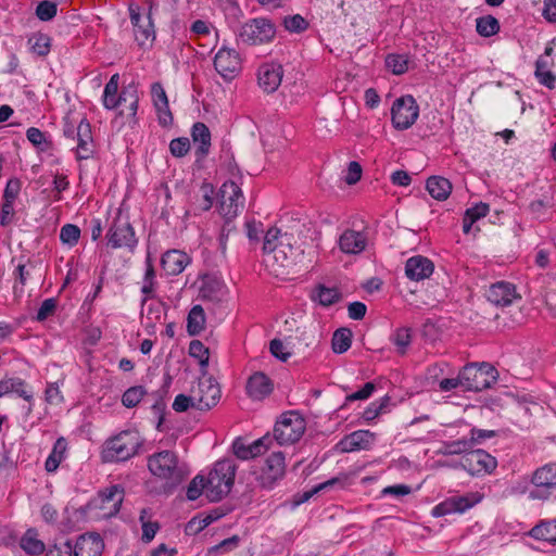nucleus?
<instances>
[{
	"label": "nucleus",
	"mask_w": 556,
	"mask_h": 556,
	"mask_svg": "<svg viewBox=\"0 0 556 556\" xmlns=\"http://www.w3.org/2000/svg\"><path fill=\"white\" fill-rule=\"evenodd\" d=\"M148 468L153 476L165 481V488L169 491L176 489L189 475L186 466L179 464L177 455L172 451L149 456Z\"/></svg>",
	"instance_id": "f257e3e1"
},
{
	"label": "nucleus",
	"mask_w": 556,
	"mask_h": 556,
	"mask_svg": "<svg viewBox=\"0 0 556 556\" xmlns=\"http://www.w3.org/2000/svg\"><path fill=\"white\" fill-rule=\"evenodd\" d=\"M237 466L231 459H222L214 464L206 480V497L210 502H219L229 494L236 477Z\"/></svg>",
	"instance_id": "f03ea898"
},
{
	"label": "nucleus",
	"mask_w": 556,
	"mask_h": 556,
	"mask_svg": "<svg viewBox=\"0 0 556 556\" xmlns=\"http://www.w3.org/2000/svg\"><path fill=\"white\" fill-rule=\"evenodd\" d=\"M141 445L139 434L135 431H122L105 442L103 460L125 462L135 456Z\"/></svg>",
	"instance_id": "7ed1b4c3"
},
{
	"label": "nucleus",
	"mask_w": 556,
	"mask_h": 556,
	"mask_svg": "<svg viewBox=\"0 0 556 556\" xmlns=\"http://www.w3.org/2000/svg\"><path fill=\"white\" fill-rule=\"evenodd\" d=\"M237 36L239 41L248 46L265 45L274 40L276 26L266 17H255L243 23Z\"/></svg>",
	"instance_id": "20e7f679"
},
{
	"label": "nucleus",
	"mask_w": 556,
	"mask_h": 556,
	"mask_svg": "<svg viewBox=\"0 0 556 556\" xmlns=\"http://www.w3.org/2000/svg\"><path fill=\"white\" fill-rule=\"evenodd\" d=\"M497 370L488 363L468 364L460 370L464 391L479 392L497 381Z\"/></svg>",
	"instance_id": "39448f33"
},
{
	"label": "nucleus",
	"mask_w": 556,
	"mask_h": 556,
	"mask_svg": "<svg viewBox=\"0 0 556 556\" xmlns=\"http://www.w3.org/2000/svg\"><path fill=\"white\" fill-rule=\"evenodd\" d=\"M304 257V242H298L293 233L285 232L274 249L273 261L279 268L287 269L301 263Z\"/></svg>",
	"instance_id": "423d86ee"
},
{
	"label": "nucleus",
	"mask_w": 556,
	"mask_h": 556,
	"mask_svg": "<svg viewBox=\"0 0 556 556\" xmlns=\"http://www.w3.org/2000/svg\"><path fill=\"white\" fill-rule=\"evenodd\" d=\"M305 430L304 419L294 412L281 416L274 428V439L280 445L292 444L301 439Z\"/></svg>",
	"instance_id": "0eeeda50"
},
{
	"label": "nucleus",
	"mask_w": 556,
	"mask_h": 556,
	"mask_svg": "<svg viewBox=\"0 0 556 556\" xmlns=\"http://www.w3.org/2000/svg\"><path fill=\"white\" fill-rule=\"evenodd\" d=\"M243 202L242 191L236 182L229 180L222 185L218 192V210L226 219V225L238 215Z\"/></svg>",
	"instance_id": "6e6552de"
},
{
	"label": "nucleus",
	"mask_w": 556,
	"mask_h": 556,
	"mask_svg": "<svg viewBox=\"0 0 556 556\" xmlns=\"http://www.w3.org/2000/svg\"><path fill=\"white\" fill-rule=\"evenodd\" d=\"M419 116V106L413 96H403L391 108L392 125L397 130L412 127Z\"/></svg>",
	"instance_id": "1a4fd4ad"
},
{
	"label": "nucleus",
	"mask_w": 556,
	"mask_h": 556,
	"mask_svg": "<svg viewBox=\"0 0 556 556\" xmlns=\"http://www.w3.org/2000/svg\"><path fill=\"white\" fill-rule=\"evenodd\" d=\"M108 244L113 249L127 248L134 251L138 240L135 230L126 218L117 216L112 223L108 233Z\"/></svg>",
	"instance_id": "9d476101"
},
{
	"label": "nucleus",
	"mask_w": 556,
	"mask_h": 556,
	"mask_svg": "<svg viewBox=\"0 0 556 556\" xmlns=\"http://www.w3.org/2000/svg\"><path fill=\"white\" fill-rule=\"evenodd\" d=\"M481 500L482 496L477 492L464 495H453L435 505L432 508V516L443 517L451 514H464L477 505Z\"/></svg>",
	"instance_id": "9b49d317"
},
{
	"label": "nucleus",
	"mask_w": 556,
	"mask_h": 556,
	"mask_svg": "<svg viewBox=\"0 0 556 556\" xmlns=\"http://www.w3.org/2000/svg\"><path fill=\"white\" fill-rule=\"evenodd\" d=\"M460 464L466 471L477 477L490 475L497 467L496 458L484 450L469 451L463 456Z\"/></svg>",
	"instance_id": "f8f14e48"
},
{
	"label": "nucleus",
	"mask_w": 556,
	"mask_h": 556,
	"mask_svg": "<svg viewBox=\"0 0 556 556\" xmlns=\"http://www.w3.org/2000/svg\"><path fill=\"white\" fill-rule=\"evenodd\" d=\"M191 393L195 408L199 410L211 409L220 399L219 386L212 378L199 379L197 384L191 388Z\"/></svg>",
	"instance_id": "ddd939ff"
},
{
	"label": "nucleus",
	"mask_w": 556,
	"mask_h": 556,
	"mask_svg": "<svg viewBox=\"0 0 556 556\" xmlns=\"http://www.w3.org/2000/svg\"><path fill=\"white\" fill-rule=\"evenodd\" d=\"M123 500L124 489L115 484L99 492L98 496L90 502V505L102 510L101 516L108 518L115 516L119 511Z\"/></svg>",
	"instance_id": "4468645a"
},
{
	"label": "nucleus",
	"mask_w": 556,
	"mask_h": 556,
	"mask_svg": "<svg viewBox=\"0 0 556 556\" xmlns=\"http://www.w3.org/2000/svg\"><path fill=\"white\" fill-rule=\"evenodd\" d=\"M216 72L225 79H233L241 71V58L238 51L222 47L214 58Z\"/></svg>",
	"instance_id": "2eb2a0df"
},
{
	"label": "nucleus",
	"mask_w": 556,
	"mask_h": 556,
	"mask_svg": "<svg viewBox=\"0 0 556 556\" xmlns=\"http://www.w3.org/2000/svg\"><path fill=\"white\" fill-rule=\"evenodd\" d=\"M130 21L134 26V35L139 46H144L147 41L155 39L154 25L151 17V9L140 13L130 8Z\"/></svg>",
	"instance_id": "dca6fc26"
},
{
	"label": "nucleus",
	"mask_w": 556,
	"mask_h": 556,
	"mask_svg": "<svg viewBox=\"0 0 556 556\" xmlns=\"http://www.w3.org/2000/svg\"><path fill=\"white\" fill-rule=\"evenodd\" d=\"M271 438L268 434L252 443H247L244 439L237 438L232 443V451L239 459L248 460L264 454L268 450Z\"/></svg>",
	"instance_id": "f3484780"
},
{
	"label": "nucleus",
	"mask_w": 556,
	"mask_h": 556,
	"mask_svg": "<svg viewBox=\"0 0 556 556\" xmlns=\"http://www.w3.org/2000/svg\"><path fill=\"white\" fill-rule=\"evenodd\" d=\"M75 139L77 140L75 149L77 160L90 159L96 151V144L92 138L90 123L86 118H83L77 125Z\"/></svg>",
	"instance_id": "a211bd4d"
},
{
	"label": "nucleus",
	"mask_w": 556,
	"mask_h": 556,
	"mask_svg": "<svg viewBox=\"0 0 556 556\" xmlns=\"http://www.w3.org/2000/svg\"><path fill=\"white\" fill-rule=\"evenodd\" d=\"M485 295L489 302L502 307L508 306L515 300L520 299L515 285L507 281H497L491 285Z\"/></svg>",
	"instance_id": "6ab92c4d"
},
{
	"label": "nucleus",
	"mask_w": 556,
	"mask_h": 556,
	"mask_svg": "<svg viewBox=\"0 0 556 556\" xmlns=\"http://www.w3.org/2000/svg\"><path fill=\"white\" fill-rule=\"evenodd\" d=\"M283 76L282 66L279 63H265L257 72L258 86L267 93L278 89Z\"/></svg>",
	"instance_id": "aec40b11"
},
{
	"label": "nucleus",
	"mask_w": 556,
	"mask_h": 556,
	"mask_svg": "<svg viewBox=\"0 0 556 556\" xmlns=\"http://www.w3.org/2000/svg\"><path fill=\"white\" fill-rule=\"evenodd\" d=\"M434 270L431 260L422 255H414L405 263V275L413 281H420L429 278Z\"/></svg>",
	"instance_id": "412c9836"
},
{
	"label": "nucleus",
	"mask_w": 556,
	"mask_h": 556,
	"mask_svg": "<svg viewBox=\"0 0 556 556\" xmlns=\"http://www.w3.org/2000/svg\"><path fill=\"white\" fill-rule=\"evenodd\" d=\"M104 543L98 533L81 534L74 545V556H100Z\"/></svg>",
	"instance_id": "4be33fe9"
},
{
	"label": "nucleus",
	"mask_w": 556,
	"mask_h": 556,
	"mask_svg": "<svg viewBox=\"0 0 556 556\" xmlns=\"http://www.w3.org/2000/svg\"><path fill=\"white\" fill-rule=\"evenodd\" d=\"M190 263L187 253L179 250H169L162 255L161 266L163 270L170 276H177L184 271Z\"/></svg>",
	"instance_id": "5701e85b"
},
{
	"label": "nucleus",
	"mask_w": 556,
	"mask_h": 556,
	"mask_svg": "<svg viewBox=\"0 0 556 556\" xmlns=\"http://www.w3.org/2000/svg\"><path fill=\"white\" fill-rule=\"evenodd\" d=\"M375 434L368 430H357L345 435L339 443L342 452L350 453L367 450L374 442Z\"/></svg>",
	"instance_id": "b1692460"
},
{
	"label": "nucleus",
	"mask_w": 556,
	"mask_h": 556,
	"mask_svg": "<svg viewBox=\"0 0 556 556\" xmlns=\"http://www.w3.org/2000/svg\"><path fill=\"white\" fill-rule=\"evenodd\" d=\"M116 101H118V106H123L119 115L135 118L139 101L137 86L135 84L124 86Z\"/></svg>",
	"instance_id": "393cba45"
},
{
	"label": "nucleus",
	"mask_w": 556,
	"mask_h": 556,
	"mask_svg": "<svg viewBox=\"0 0 556 556\" xmlns=\"http://www.w3.org/2000/svg\"><path fill=\"white\" fill-rule=\"evenodd\" d=\"M151 94L160 124L163 126L169 125L173 122V115L169 111L168 99L163 86L160 83L152 84Z\"/></svg>",
	"instance_id": "a878e982"
},
{
	"label": "nucleus",
	"mask_w": 556,
	"mask_h": 556,
	"mask_svg": "<svg viewBox=\"0 0 556 556\" xmlns=\"http://www.w3.org/2000/svg\"><path fill=\"white\" fill-rule=\"evenodd\" d=\"M191 137L195 146L194 154L197 159L203 160L210 153L211 148V131L208 127L201 122L193 124Z\"/></svg>",
	"instance_id": "bb28decb"
},
{
	"label": "nucleus",
	"mask_w": 556,
	"mask_h": 556,
	"mask_svg": "<svg viewBox=\"0 0 556 556\" xmlns=\"http://www.w3.org/2000/svg\"><path fill=\"white\" fill-rule=\"evenodd\" d=\"M285 469V455L281 452H274L265 460L262 469L263 480L271 484L283 477Z\"/></svg>",
	"instance_id": "cd10ccee"
},
{
	"label": "nucleus",
	"mask_w": 556,
	"mask_h": 556,
	"mask_svg": "<svg viewBox=\"0 0 556 556\" xmlns=\"http://www.w3.org/2000/svg\"><path fill=\"white\" fill-rule=\"evenodd\" d=\"M271 391V380L263 372L253 374L247 382V392L254 400H263Z\"/></svg>",
	"instance_id": "c85d7f7f"
},
{
	"label": "nucleus",
	"mask_w": 556,
	"mask_h": 556,
	"mask_svg": "<svg viewBox=\"0 0 556 556\" xmlns=\"http://www.w3.org/2000/svg\"><path fill=\"white\" fill-rule=\"evenodd\" d=\"M339 247L343 253L357 254L366 247L365 236L355 230H345L339 239Z\"/></svg>",
	"instance_id": "c756f323"
},
{
	"label": "nucleus",
	"mask_w": 556,
	"mask_h": 556,
	"mask_svg": "<svg viewBox=\"0 0 556 556\" xmlns=\"http://www.w3.org/2000/svg\"><path fill=\"white\" fill-rule=\"evenodd\" d=\"M555 206L554 190L551 186L547 187L540 199L530 202L528 210L534 218L545 219L548 211Z\"/></svg>",
	"instance_id": "7c9ffc66"
},
{
	"label": "nucleus",
	"mask_w": 556,
	"mask_h": 556,
	"mask_svg": "<svg viewBox=\"0 0 556 556\" xmlns=\"http://www.w3.org/2000/svg\"><path fill=\"white\" fill-rule=\"evenodd\" d=\"M426 189L433 199L444 201L452 192V184L444 177L431 176L427 179Z\"/></svg>",
	"instance_id": "2f4dec72"
},
{
	"label": "nucleus",
	"mask_w": 556,
	"mask_h": 556,
	"mask_svg": "<svg viewBox=\"0 0 556 556\" xmlns=\"http://www.w3.org/2000/svg\"><path fill=\"white\" fill-rule=\"evenodd\" d=\"M531 481L535 486L556 488V464L536 469Z\"/></svg>",
	"instance_id": "473e14b6"
},
{
	"label": "nucleus",
	"mask_w": 556,
	"mask_h": 556,
	"mask_svg": "<svg viewBox=\"0 0 556 556\" xmlns=\"http://www.w3.org/2000/svg\"><path fill=\"white\" fill-rule=\"evenodd\" d=\"M20 545L22 549L29 555H40L45 552V543L38 539L35 529H28L21 539Z\"/></svg>",
	"instance_id": "72a5a7b5"
},
{
	"label": "nucleus",
	"mask_w": 556,
	"mask_h": 556,
	"mask_svg": "<svg viewBox=\"0 0 556 556\" xmlns=\"http://www.w3.org/2000/svg\"><path fill=\"white\" fill-rule=\"evenodd\" d=\"M66 450V440L63 437L59 438L55 441L53 448L45 463V468L48 472H54L58 469L61 462L64 459Z\"/></svg>",
	"instance_id": "f704fd0d"
},
{
	"label": "nucleus",
	"mask_w": 556,
	"mask_h": 556,
	"mask_svg": "<svg viewBox=\"0 0 556 556\" xmlns=\"http://www.w3.org/2000/svg\"><path fill=\"white\" fill-rule=\"evenodd\" d=\"M529 535L535 540L556 543V520L541 521L529 531Z\"/></svg>",
	"instance_id": "c9c22d12"
},
{
	"label": "nucleus",
	"mask_w": 556,
	"mask_h": 556,
	"mask_svg": "<svg viewBox=\"0 0 556 556\" xmlns=\"http://www.w3.org/2000/svg\"><path fill=\"white\" fill-rule=\"evenodd\" d=\"M205 327V314L201 305H194L187 318V330L190 336L200 334Z\"/></svg>",
	"instance_id": "e433bc0d"
},
{
	"label": "nucleus",
	"mask_w": 556,
	"mask_h": 556,
	"mask_svg": "<svg viewBox=\"0 0 556 556\" xmlns=\"http://www.w3.org/2000/svg\"><path fill=\"white\" fill-rule=\"evenodd\" d=\"M225 286L216 278L208 277L204 279L200 289V294L203 299L210 301H219L224 295Z\"/></svg>",
	"instance_id": "4c0bfd02"
},
{
	"label": "nucleus",
	"mask_w": 556,
	"mask_h": 556,
	"mask_svg": "<svg viewBox=\"0 0 556 556\" xmlns=\"http://www.w3.org/2000/svg\"><path fill=\"white\" fill-rule=\"evenodd\" d=\"M118 80L119 76L118 74H114L111 76L110 80L106 83L103 91V98L102 103L103 106L108 110H114L118 108V101L117 97L119 93L118 91Z\"/></svg>",
	"instance_id": "58836bf2"
},
{
	"label": "nucleus",
	"mask_w": 556,
	"mask_h": 556,
	"mask_svg": "<svg viewBox=\"0 0 556 556\" xmlns=\"http://www.w3.org/2000/svg\"><path fill=\"white\" fill-rule=\"evenodd\" d=\"M312 299L323 306H330L340 300V292L336 288H327L319 285Z\"/></svg>",
	"instance_id": "ea45409f"
},
{
	"label": "nucleus",
	"mask_w": 556,
	"mask_h": 556,
	"mask_svg": "<svg viewBox=\"0 0 556 556\" xmlns=\"http://www.w3.org/2000/svg\"><path fill=\"white\" fill-rule=\"evenodd\" d=\"M476 30L482 37H491L500 31V23L492 15H485L476 20Z\"/></svg>",
	"instance_id": "a19ab883"
},
{
	"label": "nucleus",
	"mask_w": 556,
	"mask_h": 556,
	"mask_svg": "<svg viewBox=\"0 0 556 556\" xmlns=\"http://www.w3.org/2000/svg\"><path fill=\"white\" fill-rule=\"evenodd\" d=\"M332 350L337 354L346 352L352 343V331L348 328H340L332 336Z\"/></svg>",
	"instance_id": "79ce46f5"
},
{
	"label": "nucleus",
	"mask_w": 556,
	"mask_h": 556,
	"mask_svg": "<svg viewBox=\"0 0 556 556\" xmlns=\"http://www.w3.org/2000/svg\"><path fill=\"white\" fill-rule=\"evenodd\" d=\"M391 341L400 354H405L406 349L412 342L410 329L405 327L396 329L391 337Z\"/></svg>",
	"instance_id": "37998d69"
},
{
	"label": "nucleus",
	"mask_w": 556,
	"mask_h": 556,
	"mask_svg": "<svg viewBox=\"0 0 556 556\" xmlns=\"http://www.w3.org/2000/svg\"><path fill=\"white\" fill-rule=\"evenodd\" d=\"M80 238V229L74 224H65L60 230V240L63 244L74 247Z\"/></svg>",
	"instance_id": "c03bdc74"
},
{
	"label": "nucleus",
	"mask_w": 556,
	"mask_h": 556,
	"mask_svg": "<svg viewBox=\"0 0 556 556\" xmlns=\"http://www.w3.org/2000/svg\"><path fill=\"white\" fill-rule=\"evenodd\" d=\"M386 65L395 75H402L408 70V60L402 54H389L386 59Z\"/></svg>",
	"instance_id": "a18cd8bd"
},
{
	"label": "nucleus",
	"mask_w": 556,
	"mask_h": 556,
	"mask_svg": "<svg viewBox=\"0 0 556 556\" xmlns=\"http://www.w3.org/2000/svg\"><path fill=\"white\" fill-rule=\"evenodd\" d=\"M200 198L198 199L197 208L206 212L213 206L214 188L211 184H202L200 187Z\"/></svg>",
	"instance_id": "49530a36"
},
{
	"label": "nucleus",
	"mask_w": 556,
	"mask_h": 556,
	"mask_svg": "<svg viewBox=\"0 0 556 556\" xmlns=\"http://www.w3.org/2000/svg\"><path fill=\"white\" fill-rule=\"evenodd\" d=\"M144 394L146 391L141 386L131 387L124 392L122 403L128 408L135 407L139 404Z\"/></svg>",
	"instance_id": "de8ad7c7"
},
{
	"label": "nucleus",
	"mask_w": 556,
	"mask_h": 556,
	"mask_svg": "<svg viewBox=\"0 0 556 556\" xmlns=\"http://www.w3.org/2000/svg\"><path fill=\"white\" fill-rule=\"evenodd\" d=\"M390 403L389 396H383L379 402H372L368 405V407L363 413V418L366 421H371L377 418L384 409L388 407Z\"/></svg>",
	"instance_id": "09e8293b"
},
{
	"label": "nucleus",
	"mask_w": 556,
	"mask_h": 556,
	"mask_svg": "<svg viewBox=\"0 0 556 556\" xmlns=\"http://www.w3.org/2000/svg\"><path fill=\"white\" fill-rule=\"evenodd\" d=\"M206 480L203 476H195L187 488V498L189 501H195L200 497V495L205 492L206 493Z\"/></svg>",
	"instance_id": "8fccbe9b"
},
{
	"label": "nucleus",
	"mask_w": 556,
	"mask_h": 556,
	"mask_svg": "<svg viewBox=\"0 0 556 556\" xmlns=\"http://www.w3.org/2000/svg\"><path fill=\"white\" fill-rule=\"evenodd\" d=\"M283 26L290 33H302L307 29L308 22L300 14L286 16Z\"/></svg>",
	"instance_id": "3c124183"
},
{
	"label": "nucleus",
	"mask_w": 556,
	"mask_h": 556,
	"mask_svg": "<svg viewBox=\"0 0 556 556\" xmlns=\"http://www.w3.org/2000/svg\"><path fill=\"white\" fill-rule=\"evenodd\" d=\"M190 356L199 359L200 365L206 366L208 363V349L199 340H193L189 344Z\"/></svg>",
	"instance_id": "603ef678"
},
{
	"label": "nucleus",
	"mask_w": 556,
	"mask_h": 556,
	"mask_svg": "<svg viewBox=\"0 0 556 556\" xmlns=\"http://www.w3.org/2000/svg\"><path fill=\"white\" fill-rule=\"evenodd\" d=\"M280 230L277 228H270L265 233L263 250L270 258L274 256V249H276L280 240Z\"/></svg>",
	"instance_id": "864d4df0"
},
{
	"label": "nucleus",
	"mask_w": 556,
	"mask_h": 556,
	"mask_svg": "<svg viewBox=\"0 0 556 556\" xmlns=\"http://www.w3.org/2000/svg\"><path fill=\"white\" fill-rule=\"evenodd\" d=\"M58 12V7L52 1H41L36 8V15L40 21H50L52 20Z\"/></svg>",
	"instance_id": "5fc2aeb1"
},
{
	"label": "nucleus",
	"mask_w": 556,
	"mask_h": 556,
	"mask_svg": "<svg viewBox=\"0 0 556 556\" xmlns=\"http://www.w3.org/2000/svg\"><path fill=\"white\" fill-rule=\"evenodd\" d=\"M31 43V50L39 56H45L50 51V38L47 35L39 34L29 40Z\"/></svg>",
	"instance_id": "6e6d98bb"
},
{
	"label": "nucleus",
	"mask_w": 556,
	"mask_h": 556,
	"mask_svg": "<svg viewBox=\"0 0 556 556\" xmlns=\"http://www.w3.org/2000/svg\"><path fill=\"white\" fill-rule=\"evenodd\" d=\"M190 150V141L186 137L175 138L169 143V151L175 157L185 156Z\"/></svg>",
	"instance_id": "4d7b16f0"
},
{
	"label": "nucleus",
	"mask_w": 556,
	"mask_h": 556,
	"mask_svg": "<svg viewBox=\"0 0 556 556\" xmlns=\"http://www.w3.org/2000/svg\"><path fill=\"white\" fill-rule=\"evenodd\" d=\"M26 137L30 143L42 151L47 150L49 147V142L46 140L45 134L36 127L28 128Z\"/></svg>",
	"instance_id": "13d9d810"
},
{
	"label": "nucleus",
	"mask_w": 556,
	"mask_h": 556,
	"mask_svg": "<svg viewBox=\"0 0 556 556\" xmlns=\"http://www.w3.org/2000/svg\"><path fill=\"white\" fill-rule=\"evenodd\" d=\"M73 555H74V545L71 543L70 540L55 543L47 552V556H73Z\"/></svg>",
	"instance_id": "bf43d9fd"
},
{
	"label": "nucleus",
	"mask_w": 556,
	"mask_h": 556,
	"mask_svg": "<svg viewBox=\"0 0 556 556\" xmlns=\"http://www.w3.org/2000/svg\"><path fill=\"white\" fill-rule=\"evenodd\" d=\"M143 514H148V509L143 508L140 511V521L142 523V540L146 542H150L154 539L157 530L159 523L151 521H143Z\"/></svg>",
	"instance_id": "052dcab7"
},
{
	"label": "nucleus",
	"mask_w": 556,
	"mask_h": 556,
	"mask_svg": "<svg viewBox=\"0 0 556 556\" xmlns=\"http://www.w3.org/2000/svg\"><path fill=\"white\" fill-rule=\"evenodd\" d=\"M55 309H56V300L53 298L46 299L41 303V305L37 312L36 319L38 321H43L48 317L52 316L54 314Z\"/></svg>",
	"instance_id": "680f3d73"
},
{
	"label": "nucleus",
	"mask_w": 556,
	"mask_h": 556,
	"mask_svg": "<svg viewBox=\"0 0 556 556\" xmlns=\"http://www.w3.org/2000/svg\"><path fill=\"white\" fill-rule=\"evenodd\" d=\"M490 211L489 204L484 202H479L476 205L469 207L465 212V216H467L471 222H477L480 218L488 215Z\"/></svg>",
	"instance_id": "e2e57ef3"
},
{
	"label": "nucleus",
	"mask_w": 556,
	"mask_h": 556,
	"mask_svg": "<svg viewBox=\"0 0 556 556\" xmlns=\"http://www.w3.org/2000/svg\"><path fill=\"white\" fill-rule=\"evenodd\" d=\"M190 407L195 408V403L193 401L192 393L190 392L189 395L186 394H178L173 403V409L177 413H182L188 410Z\"/></svg>",
	"instance_id": "0e129e2a"
},
{
	"label": "nucleus",
	"mask_w": 556,
	"mask_h": 556,
	"mask_svg": "<svg viewBox=\"0 0 556 556\" xmlns=\"http://www.w3.org/2000/svg\"><path fill=\"white\" fill-rule=\"evenodd\" d=\"M45 395L47 403L51 405H59L63 402V395L58 382L48 383Z\"/></svg>",
	"instance_id": "69168bd1"
},
{
	"label": "nucleus",
	"mask_w": 556,
	"mask_h": 556,
	"mask_svg": "<svg viewBox=\"0 0 556 556\" xmlns=\"http://www.w3.org/2000/svg\"><path fill=\"white\" fill-rule=\"evenodd\" d=\"M21 191V181L17 178H12L7 182V186L4 188L3 192V200L5 202H13L18 197V193Z\"/></svg>",
	"instance_id": "338daca9"
},
{
	"label": "nucleus",
	"mask_w": 556,
	"mask_h": 556,
	"mask_svg": "<svg viewBox=\"0 0 556 556\" xmlns=\"http://www.w3.org/2000/svg\"><path fill=\"white\" fill-rule=\"evenodd\" d=\"M362 173H363V169L358 162H356V161L350 162L348 165V172H346V175L344 178L345 182L348 185L356 184L357 181H359V179L362 177Z\"/></svg>",
	"instance_id": "774afa93"
}]
</instances>
